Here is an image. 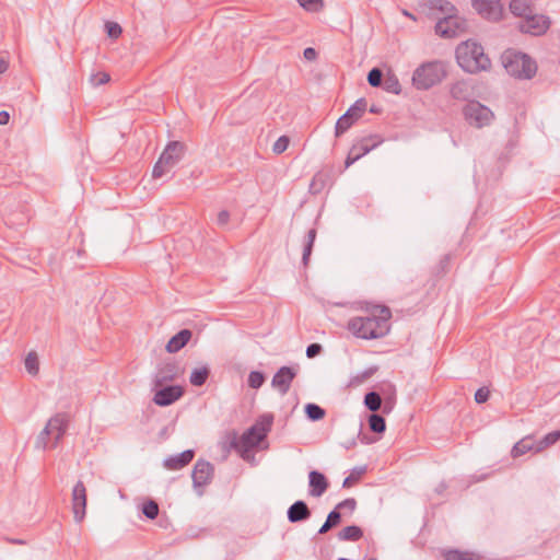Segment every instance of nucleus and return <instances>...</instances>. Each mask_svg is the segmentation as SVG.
Returning <instances> with one entry per match:
<instances>
[{"mask_svg":"<svg viewBox=\"0 0 560 560\" xmlns=\"http://www.w3.org/2000/svg\"><path fill=\"white\" fill-rule=\"evenodd\" d=\"M316 235H317L316 229H311V230H308V232L305 236V243H304L303 255H302V262L304 266H307V264H308V260H310V257H311V254L313 250L314 242L316 240Z\"/></svg>","mask_w":560,"mask_h":560,"instance_id":"27","label":"nucleus"},{"mask_svg":"<svg viewBox=\"0 0 560 560\" xmlns=\"http://www.w3.org/2000/svg\"><path fill=\"white\" fill-rule=\"evenodd\" d=\"M365 471L364 467H361L357 470V475L351 474L348 477L343 479L342 487L343 488H350L354 482H357L360 478V476Z\"/></svg>","mask_w":560,"mask_h":560,"instance_id":"45","label":"nucleus"},{"mask_svg":"<svg viewBox=\"0 0 560 560\" xmlns=\"http://www.w3.org/2000/svg\"><path fill=\"white\" fill-rule=\"evenodd\" d=\"M370 560H376V559H370Z\"/></svg>","mask_w":560,"mask_h":560,"instance_id":"61","label":"nucleus"},{"mask_svg":"<svg viewBox=\"0 0 560 560\" xmlns=\"http://www.w3.org/2000/svg\"><path fill=\"white\" fill-rule=\"evenodd\" d=\"M376 371V368H372V369H369L366 372H364V376L365 377H369L371 375H373Z\"/></svg>","mask_w":560,"mask_h":560,"instance_id":"58","label":"nucleus"},{"mask_svg":"<svg viewBox=\"0 0 560 560\" xmlns=\"http://www.w3.org/2000/svg\"><path fill=\"white\" fill-rule=\"evenodd\" d=\"M25 369L31 375H37L39 371L38 358L35 352H30L25 358Z\"/></svg>","mask_w":560,"mask_h":560,"instance_id":"37","label":"nucleus"},{"mask_svg":"<svg viewBox=\"0 0 560 560\" xmlns=\"http://www.w3.org/2000/svg\"><path fill=\"white\" fill-rule=\"evenodd\" d=\"M9 63L4 58H0V74L8 70Z\"/></svg>","mask_w":560,"mask_h":560,"instance_id":"56","label":"nucleus"},{"mask_svg":"<svg viewBox=\"0 0 560 560\" xmlns=\"http://www.w3.org/2000/svg\"><path fill=\"white\" fill-rule=\"evenodd\" d=\"M370 112L373 113V114H378L381 112V108L376 105H372L370 107Z\"/></svg>","mask_w":560,"mask_h":560,"instance_id":"57","label":"nucleus"},{"mask_svg":"<svg viewBox=\"0 0 560 560\" xmlns=\"http://www.w3.org/2000/svg\"><path fill=\"white\" fill-rule=\"evenodd\" d=\"M105 30L110 38H118L121 35V26L116 22H106Z\"/></svg>","mask_w":560,"mask_h":560,"instance_id":"42","label":"nucleus"},{"mask_svg":"<svg viewBox=\"0 0 560 560\" xmlns=\"http://www.w3.org/2000/svg\"><path fill=\"white\" fill-rule=\"evenodd\" d=\"M502 63L509 74L518 79H532L537 71L536 62L523 52L505 51Z\"/></svg>","mask_w":560,"mask_h":560,"instance_id":"5","label":"nucleus"},{"mask_svg":"<svg viewBox=\"0 0 560 560\" xmlns=\"http://www.w3.org/2000/svg\"><path fill=\"white\" fill-rule=\"evenodd\" d=\"M159 504L153 500H149L142 505V513L149 520L156 518L159 515Z\"/></svg>","mask_w":560,"mask_h":560,"instance_id":"39","label":"nucleus"},{"mask_svg":"<svg viewBox=\"0 0 560 560\" xmlns=\"http://www.w3.org/2000/svg\"><path fill=\"white\" fill-rule=\"evenodd\" d=\"M450 261H451V254L444 255L439 262V272L445 273L448 270Z\"/></svg>","mask_w":560,"mask_h":560,"instance_id":"51","label":"nucleus"},{"mask_svg":"<svg viewBox=\"0 0 560 560\" xmlns=\"http://www.w3.org/2000/svg\"><path fill=\"white\" fill-rule=\"evenodd\" d=\"M184 395V389L178 385H168L158 389L154 394L153 401L155 405L166 407L174 404Z\"/></svg>","mask_w":560,"mask_h":560,"instance_id":"14","label":"nucleus"},{"mask_svg":"<svg viewBox=\"0 0 560 560\" xmlns=\"http://www.w3.org/2000/svg\"><path fill=\"white\" fill-rule=\"evenodd\" d=\"M425 7L429 9L430 12H441L444 14V16L456 12V8L447 0H427Z\"/></svg>","mask_w":560,"mask_h":560,"instance_id":"22","label":"nucleus"},{"mask_svg":"<svg viewBox=\"0 0 560 560\" xmlns=\"http://www.w3.org/2000/svg\"><path fill=\"white\" fill-rule=\"evenodd\" d=\"M308 487L310 495L319 498L327 491L329 481L323 472L318 470H312L308 474Z\"/></svg>","mask_w":560,"mask_h":560,"instance_id":"17","label":"nucleus"},{"mask_svg":"<svg viewBox=\"0 0 560 560\" xmlns=\"http://www.w3.org/2000/svg\"><path fill=\"white\" fill-rule=\"evenodd\" d=\"M178 373V366L175 362L162 363L154 374V386L161 387L167 382H172L176 378Z\"/></svg>","mask_w":560,"mask_h":560,"instance_id":"16","label":"nucleus"},{"mask_svg":"<svg viewBox=\"0 0 560 560\" xmlns=\"http://www.w3.org/2000/svg\"><path fill=\"white\" fill-rule=\"evenodd\" d=\"M518 30L522 33L540 36L550 27V20L542 14H527V16L518 23Z\"/></svg>","mask_w":560,"mask_h":560,"instance_id":"10","label":"nucleus"},{"mask_svg":"<svg viewBox=\"0 0 560 560\" xmlns=\"http://www.w3.org/2000/svg\"><path fill=\"white\" fill-rule=\"evenodd\" d=\"M350 149L355 150V153L360 155V159L369 153V148L363 147L359 140L355 141Z\"/></svg>","mask_w":560,"mask_h":560,"instance_id":"52","label":"nucleus"},{"mask_svg":"<svg viewBox=\"0 0 560 560\" xmlns=\"http://www.w3.org/2000/svg\"><path fill=\"white\" fill-rule=\"evenodd\" d=\"M510 11L520 18H526L527 14L533 12V9L527 0H511Z\"/></svg>","mask_w":560,"mask_h":560,"instance_id":"25","label":"nucleus"},{"mask_svg":"<svg viewBox=\"0 0 560 560\" xmlns=\"http://www.w3.org/2000/svg\"><path fill=\"white\" fill-rule=\"evenodd\" d=\"M360 160V155L355 153V150H349L347 159L345 161V168L350 167L353 163Z\"/></svg>","mask_w":560,"mask_h":560,"instance_id":"50","label":"nucleus"},{"mask_svg":"<svg viewBox=\"0 0 560 560\" xmlns=\"http://www.w3.org/2000/svg\"><path fill=\"white\" fill-rule=\"evenodd\" d=\"M355 121L353 118H350L347 113H345L336 122L335 126V135L336 137H340L345 133Z\"/></svg>","mask_w":560,"mask_h":560,"instance_id":"36","label":"nucleus"},{"mask_svg":"<svg viewBox=\"0 0 560 560\" xmlns=\"http://www.w3.org/2000/svg\"><path fill=\"white\" fill-rule=\"evenodd\" d=\"M366 107H368L366 100L359 98L354 102L353 105H351L348 108V110L346 113L350 118H353V120L357 121L360 117H362V115L366 110Z\"/></svg>","mask_w":560,"mask_h":560,"instance_id":"31","label":"nucleus"},{"mask_svg":"<svg viewBox=\"0 0 560 560\" xmlns=\"http://www.w3.org/2000/svg\"><path fill=\"white\" fill-rule=\"evenodd\" d=\"M299 4L307 11H316L322 0H298Z\"/></svg>","mask_w":560,"mask_h":560,"instance_id":"47","label":"nucleus"},{"mask_svg":"<svg viewBox=\"0 0 560 560\" xmlns=\"http://www.w3.org/2000/svg\"><path fill=\"white\" fill-rule=\"evenodd\" d=\"M341 522V513L336 508L329 512L327 515V518L325 523L322 525V527L318 530L319 535H324L327 532H329L331 528L338 526Z\"/></svg>","mask_w":560,"mask_h":560,"instance_id":"26","label":"nucleus"},{"mask_svg":"<svg viewBox=\"0 0 560 560\" xmlns=\"http://www.w3.org/2000/svg\"><path fill=\"white\" fill-rule=\"evenodd\" d=\"M192 332L190 329H182L175 334L166 343L165 350L168 353H176L182 350L191 339Z\"/></svg>","mask_w":560,"mask_h":560,"instance_id":"20","label":"nucleus"},{"mask_svg":"<svg viewBox=\"0 0 560 560\" xmlns=\"http://www.w3.org/2000/svg\"><path fill=\"white\" fill-rule=\"evenodd\" d=\"M11 544L24 545L25 541L22 539H9Z\"/></svg>","mask_w":560,"mask_h":560,"instance_id":"59","label":"nucleus"},{"mask_svg":"<svg viewBox=\"0 0 560 560\" xmlns=\"http://www.w3.org/2000/svg\"><path fill=\"white\" fill-rule=\"evenodd\" d=\"M447 75L443 61L433 60L421 63L412 73V85L420 91H427L441 83Z\"/></svg>","mask_w":560,"mask_h":560,"instance_id":"4","label":"nucleus"},{"mask_svg":"<svg viewBox=\"0 0 560 560\" xmlns=\"http://www.w3.org/2000/svg\"><path fill=\"white\" fill-rule=\"evenodd\" d=\"M304 58L307 60H314L317 57V52L314 48L307 47L303 51Z\"/></svg>","mask_w":560,"mask_h":560,"instance_id":"54","label":"nucleus"},{"mask_svg":"<svg viewBox=\"0 0 560 560\" xmlns=\"http://www.w3.org/2000/svg\"><path fill=\"white\" fill-rule=\"evenodd\" d=\"M364 405L365 407L372 411H377L382 406V398L376 392H369L364 396Z\"/></svg>","mask_w":560,"mask_h":560,"instance_id":"33","label":"nucleus"},{"mask_svg":"<svg viewBox=\"0 0 560 560\" xmlns=\"http://www.w3.org/2000/svg\"><path fill=\"white\" fill-rule=\"evenodd\" d=\"M213 465L208 460L198 459L191 472L194 488H202L209 485L213 478Z\"/></svg>","mask_w":560,"mask_h":560,"instance_id":"12","label":"nucleus"},{"mask_svg":"<svg viewBox=\"0 0 560 560\" xmlns=\"http://www.w3.org/2000/svg\"><path fill=\"white\" fill-rule=\"evenodd\" d=\"M272 423L273 416L271 413L261 415L241 436L236 432H231L228 435L226 443L230 448L235 450L246 459L247 454L267 438Z\"/></svg>","mask_w":560,"mask_h":560,"instance_id":"1","label":"nucleus"},{"mask_svg":"<svg viewBox=\"0 0 560 560\" xmlns=\"http://www.w3.org/2000/svg\"><path fill=\"white\" fill-rule=\"evenodd\" d=\"M323 351V347L320 343H311L306 348V357L312 359L318 355Z\"/></svg>","mask_w":560,"mask_h":560,"instance_id":"49","label":"nucleus"},{"mask_svg":"<svg viewBox=\"0 0 560 560\" xmlns=\"http://www.w3.org/2000/svg\"><path fill=\"white\" fill-rule=\"evenodd\" d=\"M289 138L287 136H281L278 138V140L273 143L272 151L277 154H280L284 152L289 145Z\"/></svg>","mask_w":560,"mask_h":560,"instance_id":"43","label":"nucleus"},{"mask_svg":"<svg viewBox=\"0 0 560 560\" xmlns=\"http://www.w3.org/2000/svg\"><path fill=\"white\" fill-rule=\"evenodd\" d=\"M68 416L57 413L51 417L36 440V446L42 448L56 447L68 428Z\"/></svg>","mask_w":560,"mask_h":560,"instance_id":"6","label":"nucleus"},{"mask_svg":"<svg viewBox=\"0 0 560 560\" xmlns=\"http://www.w3.org/2000/svg\"><path fill=\"white\" fill-rule=\"evenodd\" d=\"M266 381V376L262 372L259 371H252L248 375V386L258 389L260 388Z\"/></svg>","mask_w":560,"mask_h":560,"instance_id":"38","label":"nucleus"},{"mask_svg":"<svg viewBox=\"0 0 560 560\" xmlns=\"http://www.w3.org/2000/svg\"><path fill=\"white\" fill-rule=\"evenodd\" d=\"M370 430L374 433H383L386 430L385 419L377 413H372L369 417Z\"/></svg>","mask_w":560,"mask_h":560,"instance_id":"34","label":"nucleus"},{"mask_svg":"<svg viewBox=\"0 0 560 560\" xmlns=\"http://www.w3.org/2000/svg\"><path fill=\"white\" fill-rule=\"evenodd\" d=\"M109 79L110 78H109L108 73L98 72L96 74H92L90 80L94 85L98 86V85L107 83L109 81Z\"/></svg>","mask_w":560,"mask_h":560,"instance_id":"46","label":"nucleus"},{"mask_svg":"<svg viewBox=\"0 0 560 560\" xmlns=\"http://www.w3.org/2000/svg\"><path fill=\"white\" fill-rule=\"evenodd\" d=\"M466 27V21L453 12L439 19L435 24V33L443 38H454L463 34Z\"/></svg>","mask_w":560,"mask_h":560,"instance_id":"9","label":"nucleus"},{"mask_svg":"<svg viewBox=\"0 0 560 560\" xmlns=\"http://www.w3.org/2000/svg\"><path fill=\"white\" fill-rule=\"evenodd\" d=\"M443 558L444 560H481V557L477 553L458 549L444 550Z\"/></svg>","mask_w":560,"mask_h":560,"instance_id":"24","label":"nucleus"},{"mask_svg":"<svg viewBox=\"0 0 560 560\" xmlns=\"http://www.w3.org/2000/svg\"><path fill=\"white\" fill-rule=\"evenodd\" d=\"M195 457L194 450H186L179 454L171 455L163 460V466L167 470H179L186 467Z\"/></svg>","mask_w":560,"mask_h":560,"instance_id":"18","label":"nucleus"},{"mask_svg":"<svg viewBox=\"0 0 560 560\" xmlns=\"http://www.w3.org/2000/svg\"><path fill=\"white\" fill-rule=\"evenodd\" d=\"M450 94L454 100L467 101L472 96L471 86L467 81L454 82L450 88Z\"/></svg>","mask_w":560,"mask_h":560,"instance_id":"21","label":"nucleus"},{"mask_svg":"<svg viewBox=\"0 0 560 560\" xmlns=\"http://www.w3.org/2000/svg\"><path fill=\"white\" fill-rule=\"evenodd\" d=\"M337 510H348L352 513L357 509V501L353 498H348L336 505Z\"/></svg>","mask_w":560,"mask_h":560,"instance_id":"44","label":"nucleus"},{"mask_svg":"<svg viewBox=\"0 0 560 560\" xmlns=\"http://www.w3.org/2000/svg\"><path fill=\"white\" fill-rule=\"evenodd\" d=\"M210 375V369L207 365L192 370L189 376V382L194 386H202L206 384Z\"/></svg>","mask_w":560,"mask_h":560,"instance_id":"28","label":"nucleus"},{"mask_svg":"<svg viewBox=\"0 0 560 560\" xmlns=\"http://www.w3.org/2000/svg\"><path fill=\"white\" fill-rule=\"evenodd\" d=\"M560 440V431L556 430L546 434L538 443H536V452H540L551 446Z\"/></svg>","mask_w":560,"mask_h":560,"instance_id":"35","label":"nucleus"},{"mask_svg":"<svg viewBox=\"0 0 560 560\" xmlns=\"http://www.w3.org/2000/svg\"><path fill=\"white\" fill-rule=\"evenodd\" d=\"M474 9L485 19L497 21L502 13L500 0H471Z\"/></svg>","mask_w":560,"mask_h":560,"instance_id":"15","label":"nucleus"},{"mask_svg":"<svg viewBox=\"0 0 560 560\" xmlns=\"http://www.w3.org/2000/svg\"><path fill=\"white\" fill-rule=\"evenodd\" d=\"M383 88L386 92L393 94H399L401 91V86L396 74L388 72L383 79Z\"/></svg>","mask_w":560,"mask_h":560,"instance_id":"30","label":"nucleus"},{"mask_svg":"<svg viewBox=\"0 0 560 560\" xmlns=\"http://www.w3.org/2000/svg\"><path fill=\"white\" fill-rule=\"evenodd\" d=\"M490 397V390L487 387L478 388L475 393V400L477 404L486 402Z\"/></svg>","mask_w":560,"mask_h":560,"instance_id":"48","label":"nucleus"},{"mask_svg":"<svg viewBox=\"0 0 560 560\" xmlns=\"http://www.w3.org/2000/svg\"><path fill=\"white\" fill-rule=\"evenodd\" d=\"M402 13H404V15H406V16L412 19V20H416L415 15L409 13L407 10H404Z\"/></svg>","mask_w":560,"mask_h":560,"instance_id":"60","label":"nucleus"},{"mask_svg":"<svg viewBox=\"0 0 560 560\" xmlns=\"http://www.w3.org/2000/svg\"><path fill=\"white\" fill-rule=\"evenodd\" d=\"M465 119L477 128L489 126L494 118L492 110L478 101H470L464 107Z\"/></svg>","mask_w":560,"mask_h":560,"instance_id":"8","label":"nucleus"},{"mask_svg":"<svg viewBox=\"0 0 560 560\" xmlns=\"http://www.w3.org/2000/svg\"><path fill=\"white\" fill-rule=\"evenodd\" d=\"M298 370L291 366H281L271 380V386L276 388L281 395H285L295 378Z\"/></svg>","mask_w":560,"mask_h":560,"instance_id":"13","label":"nucleus"},{"mask_svg":"<svg viewBox=\"0 0 560 560\" xmlns=\"http://www.w3.org/2000/svg\"><path fill=\"white\" fill-rule=\"evenodd\" d=\"M311 515V510L303 500L295 501L287 511V516L290 523L307 521Z\"/></svg>","mask_w":560,"mask_h":560,"instance_id":"19","label":"nucleus"},{"mask_svg":"<svg viewBox=\"0 0 560 560\" xmlns=\"http://www.w3.org/2000/svg\"><path fill=\"white\" fill-rule=\"evenodd\" d=\"M363 147L369 148V152L378 147L383 142V138L380 135H370L359 140Z\"/></svg>","mask_w":560,"mask_h":560,"instance_id":"41","label":"nucleus"},{"mask_svg":"<svg viewBox=\"0 0 560 560\" xmlns=\"http://www.w3.org/2000/svg\"><path fill=\"white\" fill-rule=\"evenodd\" d=\"M390 317V310L387 306H381L378 315L350 318L347 329L357 338L378 339L388 334Z\"/></svg>","mask_w":560,"mask_h":560,"instance_id":"2","label":"nucleus"},{"mask_svg":"<svg viewBox=\"0 0 560 560\" xmlns=\"http://www.w3.org/2000/svg\"><path fill=\"white\" fill-rule=\"evenodd\" d=\"M305 415L311 421H318L325 417L326 411L320 406L308 402L305 405Z\"/></svg>","mask_w":560,"mask_h":560,"instance_id":"32","label":"nucleus"},{"mask_svg":"<svg viewBox=\"0 0 560 560\" xmlns=\"http://www.w3.org/2000/svg\"><path fill=\"white\" fill-rule=\"evenodd\" d=\"M184 153L185 144L183 142H168L153 167L152 176L154 178H161L183 159Z\"/></svg>","mask_w":560,"mask_h":560,"instance_id":"7","label":"nucleus"},{"mask_svg":"<svg viewBox=\"0 0 560 560\" xmlns=\"http://www.w3.org/2000/svg\"><path fill=\"white\" fill-rule=\"evenodd\" d=\"M71 502L74 521L80 523L83 521L86 511V488L81 480L72 489Z\"/></svg>","mask_w":560,"mask_h":560,"instance_id":"11","label":"nucleus"},{"mask_svg":"<svg viewBox=\"0 0 560 560\" xmlns=\"http://www.w3.org/2000/svg\"><path fill=\"white\" fill-rule=\"evenodd\" d=\"M383 72L380 68H373L368 73V82L373 88H378L383 83Z\"/></svg>","mask_w":560,"mask_h":560,"instance_id":"40","label":"nucleus"},{"mask_svg":"<svg viewBox=\"0 0 560 560\" xmlns=\"http://www.w3.org/2000/svg\"><path fill=\"white\" fill-rule=\"evenodd\" d=\"M10 120V114L7 110L0 112V125H7Z\"/></svg>","mask_w":560,"mask_h":560,"instance_id":"55","label":"nucleus"},{"mask_svg":"<svg viewBox=\"0 0 560 560\" xmlns=\"http://www.w3.org/2000/svg\"><path fill=\"white\" fill-rule=\"evenodd\" d=\"M337 536L342 541H358L363 537V530L357 525H349L342 528Z\"/></svg>","mask_w":560,"mask_h":560,"instance_id":"23","label":"nucleus"},{"mask_svg":"<svg viewBox=\"0 0 560 560\" xmlns=\"http://www.w3.org/2000/svg\"><path fill=\"white\" fill-rule=\"evenodd\" d=\"M455 56L458 66L468 73H478L491 67V61L485 54L483 47L472 40L460 43L456 47Z\"/></svg>","mask_w":560,"mask_h":560,"instance_id":"3","label":"nucleus"},{"mask_svg":"<svg viewBox=\"0 0 560 560\" xmlns=\"http://www.w3.org/2000/svg\"><path fill=\"white\" fill-rule=\"evenodd\" d=\"M536 452V444L533 442V440L527 436L518 441L512 448V456L518 457L521 455L526 454L529 451Z\"/></svg>","mask_w":560,"mask_h":560,"instance_id":"29","label":"nucleus"},{"mask_svg":"<svg viewBox=\"0 0 560 560\" xmlns=\"http://www.w3.org/2000/svg\"><path fill=\"white\" fill-rule=\"evenodd\" d=\"M230 213L226 210H222L218 213L217 222L219 225H225L229 222Z\"/></svg>","mask_w":560,"mask_h":560,"instance_id":"53","label":"nucleus"}]
</instances>
